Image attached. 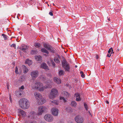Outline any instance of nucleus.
<instances>
[{"mask_svg": "<svg viewBox=\"0 0 123 123\" xmlns=\"http://www.w3.org/2000/svg\"><path fill=\"white\" fill-rule=\"evenodd\" d=\"M45 83L47 84L43 86L42 83L39 81L37 82L34 85H32V88L34 89H37L40 91L43 92L46 89L51 88L52 82L50 80H48Z\"/></svg>", "mask_w": 123, "mask_h": 123, "instance_id": "1", "label": "nucleus"}, {"mask_svg": "<svg viewBox=\"0 0 123 123\" xmlns=\"http://www.w3.org/2000/svg\"><path fill=\"white\" fill-rule=\"evenodd\" d=\"M19 105L21 108L23 109H26L29 106V101L26 99L23 98L19 101Z\"/></svg>", "mask_w": 123, "mask_h": 123, "instance_id": "2", "label": "nucleus"}, {"mask_svg": "<svg viewBox=\"0 0 123 123\" xmlns=\"http://www.w3.org/2000/svg\"><path fill=\"white\" fill-rule=\"evenodd\" d=\"M58 95V90L55 88H52L51 90L49 95V98L50 99H53Z\"/></svg>", "mask_w": 123, "mask_h": 123, "instance_id": "3", "label": "nucleus"}, {"mask_svg": "<svg viewBox=\"0 0 123 123\" xmlns=\"http://www.w3.org/2000/svg\"><path fill=\"white\" fill-rule=\"evenodd\" d=\"M47 108L45 106H41L38 107L37 111V115L38 116H40L46 111Z\"/></svg>", "mask_w": 123, "mask_h": 123, "instance_id": "4", "label": "nucleus"}, {"mask_svg": "<svg viewBox=\"0 0 123 123\" xmlns=\"http://www.w3.org/2000/svg\"><path fill=\"white\" fill-rule=\"evenodd\" d=\"M62 63V66L65 71H69L70 69V67L69 63L66 61L65 59H63Z\"/></svg>", "mask_w": 123, "mask_h": 123, "instance_id": "5", "label": "nucleus"}, {"mask_svg": "<svg viewBox=\"0 0 123 123\" xmlns=\"http://www.w3.org/2000/svg\"><path fill=\"white\" fill-rule=\"evenodd\" d=\"M44 118L45 120L49 122H53L54 120L53 116L49 114L45 115L44 116Z\"/></svg>", "mask_w": 123, "mask_h": 123, "instance_id": "6", "label": "nucleus"}, {"mask_svg": "<svg viewBox=\"0 0 123 123\" xmlns=\"http://www.w3.org/2000/svg\"><path fill=\"white\" fill-rule=\"evenodd\" d=\"M43 46L45 48L49 50L50 51L52 52H54V48H53L52 46L49 44L47 43H44L43 44Z\"/></svg>", "mask_w": 123, "mask_h": 123, "instance_id": "7", "label": "nucleus"}, {"mask_svg": "<svg viewBox=\"0 0 123 123\" xmlns=\"http://www.w3.org/2000/svg\"><path fill=\"white\" fill-rule=\"evenodd\" d=\"M75 121L77 123H82L84 121L83 118L80 115H77L75 117Z\"/></svg>", "mask_w": 123, "mask_h": 123, "instance_id": "8", "label": "nucleus"}, {"mask_svg": "<svg viewBox=\"0 0 123 123\" xmlns=\"http://www.w3.org/2000/svg\"><path fill=\"white\" fill-rule=\"evenodd\" d=\"M39 74L37 70L33 71L31 73V75L32 78L34 79L36 78L38 76Z\"/></svg>", "mask_w": 123, "mask_h": 123, "instance_id": "9", "label": "nucleus"}, {"mask_svg": "<svg viewBox=\"0 0 123 123\" xmlns=\"http://www.w3.org/2000/svg\"><path fill=\"white\" fill-rule=\"evenodd\" d=\"M58 109L56 108H53L51 109L52 113L55 116H57L58 115Z\"/></svg>", "mask_w": 123, "mask_h": 123, "instance_id": "10", "label": "nucleus"}, {"mask_svg": "<svg viewBox=\"0 0 123 123\" xmlns=\"http://www.w3.org/2000/svg\"><path fill=\"white\" fill-rule=\"evenodd\" d=\"M34 95L35 99L37 100V101L42 96L40 93L37 92H35Z\"/></svg>", "mask_w": 123, "mask_h": 123, "instance_id": "11", "label": "nucleus"}, {"mask_svg": "<svg viewBox=\"0 0 123 123\" xmlns=\"http://www.w3.org/2000/svg\"><path fill=\"white\" fill-rule=\"evenodd\" d=\"M38 104L42 105L46 102V100L42 96L37 101Z\"/></svg>", "mask_w": 123, "mask_h": 123, "instance_id": "12", "label": "nucleus"}, {"mask_svg": "<svg viewBox=\"0 0 123 123\" xmlns=\"http://www.w3.org/2000/svg\"><path fill=\"white\" fill-rule=\"evenodd\" d=\"M36 114H37L35 111H32L30 113L28 117L29 118L31 119H33L35 118Z\"/></svg>", "mask_w": 123, "mask_h": 123, "instance_id": "13", "label": "nucleus"}, {"mask_svg": "<svg viewBox=\"0 0 123 123\" xmlns=\"http://www.w3.org/2000/svg\"><path fill=\"white\" fill-rule=\"evenodd\" d=\"M18 113L19 114L21 115L23 117H25L26 115V112L21 109L18 110Z\"/></svg>", "mask_w": 123, "mask_h": 123, "instance_id": "14", "label": "nucleus"}, {"mask_svg": "<svg viewBox=\"0 0 123 123\" xmlns=\"http://www.w3.org/2000/svg\"><path fill=\"white\" fill-rule=\"evenodd\" d=\"M74 96L76 98V101H79L81 100V98H80V95L79 93H76L75 94Z\"/></svg>", "mask_w": 123, "mask_h": 123, "instance_id": "15", "label": "nucleus"}, {"mask_svg": "<svg viewBox=\"0 0 123 123\" xmlns=\"http://www.w3.org/2000/svg\"><path fill=\"white\" fill-rule=\"evenodd\" d=\"M62 94L64 96H66L67 98H68L70 96V94L68 92L65 91H63L62 92Z\"/></svg>", "mask_w": 123, "mask_h": 123, "instance_id": "16", "label": "nucleus"}, {"mask_svg": "<svg viewBox=\"0 0 123 123\" xmlns=\"http://www.w3.org/2000/svg\"><path fill=\"white\" fill-rule=\"evenodd\" d=\"M28 48V46L24 44L22 45L21 47H20V49L22 51H25Z\"/></svg>", "mask_w": 123, "mask_h": 123, "instance_id": "17", "label": "nucleus"}, {"mask_svg": "<svg viewBox=\"0 0 123 123\" xmlns=\"http://www.w3.org/2000/svg\"><path fill=\"white\" fill-rule=\"evenodd\" d=\"M41 68L43 69H48V66H47L46 64L45 63H43L41 64Z\"/></svg>", "mask_w": 123, "mask_h": 123, "instance_id": "18", "label": "nucleus"}, {"mask_svg": "<svg viewBox=\"0 0 123 123\" xmlns=\"http://www.w3.org/2000/svg\"><path fill=\"white\" fill-rule=\"evenodd\" d=\"M36 60L38 61L39 62H40L41 61L42 57L40 55L37 56H35Z\"/></svg>", "mask_w": 123, "mask_h": 123, "instance_id": "19", "label": "nucleus"}, {"mask_svg": "<svg viewBox=\"0 0 123 123\" xmlns=\"http://www.w3.org/2000/svg\"><path fill=\"white\" fill-rule=\"evenodd\" d=\"M54 81L58 84H60L61 82V80L56 77L54 78Z\"/></svg>", "mask_w": 123, "mask_h": 123, "instance_id": "20", "label": "nucleus"}, {"mask_svg": "<svg viewBox=\"0 0 123 123\" xmlns=\"http://www.w3.org/2000/svg\"><path fill=\"white\" fill-rule=\"evenodd\" d=\"M22 67L23 69L24 73V74L26 73L28 70V69L24 65L22 66Z\"/></svg>", "mask_w": 123, "mask_h": 123, "instance_id": "21", "label": "nucleus"}, {"mask_svg": "<svg viewBox=\"0 0 123 123\" xmlns=\"http://www.w3.org/2000/svg\"><path fill=\"white\" fill-rule=\"evenodd\" d=\"M23 91L19 90L16 92V95L17 96H18L19 95H21L22 93H23Z\"/></svg>", "mask_w": 123, "mask_h": 123, "instance_id": "22", "label": "nucleus"}, {"mask_svg": "<svg viewBox=\"0 0 123 123\" xmlns=\"http://www.w3.org/2000/svg\"><path fill=\"white\" fill-rule=\"evenodd\" d=\"M66 110L67 112L69 113H71L73 111L72 108L70 107H68L66 108Z\"/></svg>", "mask_w": 123, "mask_h": 123, "instance_id": "23", "label": "nucleus"}, {"mask_svg": "<svg viewBox=\"0 0 123 123\" xmlns=\"http://www.w3.org/2000/svg\"><path fill=\"white\" fill-rule=\"evenodd\" d=\"M25 63L26 64H27L29 66H30L31 65L32 62L31 60L27 59Z\"/></svg>", "mask_w": 123, "mask_h": 123, "instance_id": "24", "label": "nucleus"}, {"mask_svg": "<svg viewBox=\"0 0 123 123\" xmlns=\"http://www.w3.org/2000/svg\"><path fill=\"white\" fill-rule=\"evenodd\" d=\"M41 51L43 53H46V54H47V55H48L49 54V52L47 50H46L44 48H42L41 50Z\"/></svg>", "mask_w": 123, "mask_h": 123, "instance_id": "25", "label": "nucleus"}, {"mask_svg": "<svg viewBox=\"0 0 123 123\" xmlns=\"http://www.w3.org/2000/svg\"><path fill=\"white\" fill-rule=\"evenodd\" d=\"M71 105L72 107H75L76 106L77 104L75 101H73L71 102Z\"/></svg>", "mask_w": 123, "mask_h": 123, "instance_id": "26", "label": "nucleus"}, {"mask_svg": "<svg viewBox=\"0 0 123 123\" xmlns=\"http://www.w3.org/2000/svg\"><path fill=\"white\" fill-rule=\"evenodd\" d=\"M35 46L37 48H39L40 47H41V45L39 43H35L34 44Z\"/></svg>", "mask_w": 123, "mask_h": 123, "instance_id": "27", "label": "nucleus"}, {"mask_svg": "<svg viewBox=\"0 0 123 123\" xmlns=\"http://www.w3.org/2000/svg\"><path fill=\"white\" fill-rule=\"evenodd\" d=\"M25 80V78L23 76H21L19 79V81L20 82L24 81Z\"/></svg>", "mask_w": 123, "mask_h": 123, "instance_id": "28", "label": "nucleus"}, {"mask_svg": "<svg viewBox=\"0 0 123 123\" xmlns=\"http://www.w3.org/2000/svg\"><path fill=\"white\" fill-rule=\"evenodd\" d=\"M51 102L52 103H53L54 104L56 105H58L59 103L58 101L56 100L51 101Z\"/></svg>", "mask_w": 123, "mask_h": 123, "instance_id": "29", "label": "nucleus"}, {"mask_svg": "<svg viewBox=\"0 0 123 123\" xmlns=\"http://www.w3.org/2000/svg\"><path fill=\"white\" fill-rule=\"evenodd\" d=\"M54 61L56 63H59L60 62V61L59 58L57 57H55L54 59Z\"/></svg>", "mask_w": 123, "mask_h": 123, "instance_id": "30", "label": "nucleus"}, {"mask_svg": "<svg viewBox=\"0 0 123 123\" xmlns=\"http://www.w3.org/2000/svg\"><path fill=\"white\" fill-rule=\"evenodd\" d=\"M64 72L62 70H60L59 71V75H64Z\"/></svg>", "mask_w": 123, "mask_h": 123, "instance_id": "31", "label": "nucleus"}, {"mask_svg": "<svg viewBox=\"0 0 123 123\" xmlns=\"http://www.w3.org/2000/svg\"><path fill=\"white\" fill-rule=\"evenodd\" d=\"M113 49L112 48H111L109 50L108 52V53H109L112 54L114 53V52H113Z\"/></svg>", "mask_w": 123, "mask_h": 123, "instance_id": "32", "label": "nucleus"}, {"mask_svg": "<svg viewBox=\"0 0 123 123\" xmlns=\"http://www.w3.org/2000/svg\"><path fill=\"white\" fill-rule=\"evenodd\" d=\"M60 100L63 101L64 102H65L67 101L63 97H60Z\"/></svg>", "mask_w": 123, "mask_h": 123, "instance_id": "33", "label": "nucleus"}, {"mask_svg": "<svg viewBox=\"0 0 123 123\" xmlns=\"http://www.w3.org/2000/svg\"><path fill=\"white\" fill-rule=\"evenodd\" d=\"M31 53L32 54H35L37 53V51L36 50H32L31 51Z\"/></svg>", "mask_w": 123, "mask_h": 123, "instance_id": "34", "label": "nucleus"}, {"mask_svg": "<svg viewBox=\"0 0 123 123\" xmlns=\"http://www.w3.org/2000/svg\"><path fill=\"white\" fill-rule=\"evenodd\" d=\"M84 106L86 110L87 111V110L88 109V106L86 103H84Z\"/></svg>", "mask_w": 123, "mask_h": 123, "instance_id": "35", "label": "nucleus"}, {"mask_svg": "<svg viewBox=\"0 0 123 123\" xmlns=\"http://www.w3.org/2000/svg\"><path fill=\"white\" fill-rule=\"evenodd\" d=\"M2 36H3V37L4 38L5 40H6L7 39V38L6 35L4 34H2Z\"/></svg>", "mask_w": 123, "mask_h": 123, "instance_id": "36", "label": "nucleus"}, {"mask_svg": "<svg viewBox=\"0 0 123 123\" xmlns=\"http://www.w3.org/2000/svg\"><path fill=\"white\" fill-rule=\"evenodd\" d=\"M51 63L52 65L54 67H55V64L54 62H53V60H51Z\"/></svg>", "mask_w": 123, "mask_h": 123, "instance_id": "37", "label": "nucleus"}, {"mask_svg": "<svg viewBox=\"0 0 123 123\" xmlns=\"http://www.w3.org/2000/svg\"><path fill=\"white\" fill-rule=\"evenodd\" d=\"M80 73L81 74V77L83 78L84 77V74L83 72L82 71H81L80 72Z\"/></svg>", "mask_w": 123, "mask_h": 123, "instance_id": "38", "label": "nucleus"}, {"mask_svg": "<svg viewBox=\"0 0 123 123\" xmlns=\"http://www.w3.org/2000/svg\"><path fill=\"white\" fill-rule=\"evenodd\" d=\"M15 73H16L17 74H18V69L17 67H16L15 68Z\"/></svg>", "mask_w": 123, "mask_h": 123, "instance_id": "39", "label": "nucleus"}, {"mask_svg": "<svg viewBox=\"0 0 123 123\" xmlns=\"http://www.w3.org/2000/svg\"><path fill=\"white\" fill-rule=\"evenodd\" d=\"M28 123H37L35 121H30Z\"/></svg>", "mask_w": 123, "mask_h": 123, "instance_id": "40", "label": "nucleus"}, {"mask_svg": "<svg viewBox=\"0 0 123 123\" xmlns=\"http://www.w3.org/2000/svg\"><path fill=\"white\" fill-rule=\"evenodd\" d=\"M16 45L15 44H12L11 46V47H16Z\"/></svg>", "mask_w": 123, "mask_h": 123, "instance_id": "41", "label": "nucleus"}, {"mask_svg": "<svg viewBox=\"0 0 123 123\" xmlns=\"http://www.w3.org/2000/svg\"><path fill=\"white\" fill-rule=\"evenodd\" d=\"M24 88V86H22L20 87L19 88L20 90H23Z\"/></svg>", "mask_w": 123, "mask_h": 123, "instance_id": "42", "label": "nucleus"}, {"mask_svg": "<svg viewBox=\"0 0 123 123\" xmlns=\"http://www.w3.org/2000/svg\"><path fill=\"white\" fill-rule=\"evenodd\" d=\"M112 54L109 53V54L108 53V54H107V56L108 57H110L111 56V55Z\"/></svg>", "mask_w": 123, "mask_h": 123, "instance_id": "43", "label": "nucleus"}, {"mask_svg": "<svg viewBox=\"0 0 123 123\" xmlns=\"http://www.w3.org/2000/svg\"><path fill=\"white\" fill-rule=\"evenodd\" d=\"M49 14L51 16H53V13L51 12H50L49 13Z\"/></svg>", "mask_w": 123, "mask_h": 123, "instance_id": "44", "label": "nucleus"}, {"mask_svg": "<svg viewBox=\"0 0 123 123\" xmlns=\"http://www.w3.org/2000/svg\"><path fill=\"white\" fill-rule=\"evenodd\" d=\"M40 123H45V122L44 121H41Z\"/></svg>", "mask_w": 123, "mask_h": 123, "instance_id": "45", "label": "nucleus"}, {"mask_svg": "<svg viewBox=\"0 0 123 123\" xmlns=\"http://www.w3.org/2000/svg\"><path fill=\"white\" fill-rule=\"evenodd\" d=\"M68 123H73V122L72 121H69L68 122Z\"/></svg>", "mask_w": 123, "mask_h": 123, "instance_id": "46", "label": "nucleus"}, {"mask_svg": "<svg viewBox=\"0 0 123 123\" xmlns=\"http://www.w3.org/2000/svg\"><path fill=\"white\" fill-rule=\"evenodd\" d=\"M88 112L89 113V115H91V116H92V115L91 114V113L90 111H88Z\"/></svg>", "mask_w": 123, "mask_h": 123, "instance_id": "47", "label": "nucleus"}, {"mask_svg": "<svg viewBox=\"0 0 123 123\" xmlns=\"http://www.w3.org/2000/svg\"><path fill=\"white\" fill-rule=\"evenodd\" d=\"M10 100L11 102L12 101V98L11 96L10 97Z\"/></svg>", "mask_w": 123, "mask_h": 123, "instance_id": "48", "label": "nucleus"}, {"mask_svg": "<svg viewBox=\"0 0 123 123\" xmlns=\"http://www.w3.org/2000/svg\"><path fill=\"white\" fill-rule=\"evenodd\" d=\"M106 102L107 103V104H109V101H106Z\"/></svg>", "mask_w": 123, "mask_h": 123, "instance_id": "49", "label": "nucleus"}, {"mask_svg": "<svg viewBox=\"0 0 123 123\" xmlns=\"http://www.w3.org/2000/svg\"><path fill=\"white\" fill-rule=\"evenodd\" d=\"M58 123H64L63 122L60 121Z\"/></svg>", "mask_w": 123, "mask_h": 123, "instance_id": "50", "label": "nucleus"}, {"mask_svg": "<svg viewBox=\"0 0 123 123\" xmlns=\"http://www.w3.org/2000/svg\"><path fill=\"white\" fill-rule=\"evenodd\" d=\"M96 57L97 59H98V56H96Z\"/></svg>", "mask_w": 123, "mask_h": 123, "instance_id": "51", "label": "nucleus"}, {"mask_svg": "<svg viewBox=\"0 0 123 123\" xmlns=\"http://www.w3.org/2000/svg\"><path fill=\"white\" fill-rule=\"evenodd\" d=\"M77 65H75V67L76 68H77Z\"/></svg>", "mask_w": 123, "mask_h": 123, "instance_id": "52", "label": "nucleus"}, {"mask_svg": "<svg viewBox=\"0 0 123 123\" xmlns=\"http://www.w3.org/2000/svg\"><path fill=\"white\" fill-rule=\"evenodd\" d=\"M53 5L54 6H55V4L54 3H53Z\"/></svg>", "mask_w": 123, "mask_h": 123, "instance_id": "53", "label": "nucleus"}, {"mask_svg": "<svg viewBox=\"0 0 123 123\" xmlns=\"http://www.w3.org/2000/svg\"><path fill=\"white\" fill-rule=\"evenodd\" d=\"M108 19V20H109V21H110V19L109 18V19Z\"/></svg>", "mask_w": 123, "mask_h": 123, "instance_id": "54", "label": "nucleus"}, {"mask_svg": "<svg viewBox=\"0 0 123 123\" xmlns=\"http://www.w3.org/2000/svg\"><path fill=\"white\" fill-rule=\"evenodd\" d=\"M44 55H45L46 56H47V55L46 54H44Z\"/></svg>", "mask_w": 123, "mask_h": 123, "instance_id": "55", "label": "nucleus"}, {"mask_svg": "<svg viewBox=\"0 0 123 123\" xmlns=\"http://www.w3.org/2000/svg\"><path fill=\"white\" fill-rule=\"evenodd\" d=\"M108 123H111V122H109Z\"/></svg>", "mask_w": 123, "mask_h": 123, "instance_id": "56", "label": "nucleus"}, {"mask_svg": "<svg viewBox=\"0 0 123 123\" xmlns=\"http://www.w3.org/2000/svg\"><path fill=\"white\" fill-rule=\"evenodd\" d=\"M18 14L19 15V16H20V14Z\"/></svg>", "mask_w": 123, "mask_h": 123, "instance_id": "57", "label": "nucleus"}, {"mask_svg": "<svg viewBox=\"0 0 123 123\" xmlns=\"http://www.w3.org/2000/svg\"><path fill=\"white\" fill-rule=\"evenodd\" d=\"M17 18H18V16H17Z\"/></svg>", "mask_w": 123, "mask_h": 123, "instance_id": "58", "label": "nucleus"}, {"mask_svg": "<svg viewBox=\"0 0 123 123\" xmlns=\"http://www.w3.org/2000/svg\"><path fill=\"white\" fill-rule=\"evenodd\" d=\"M31 0V1H32V0Z\"/></svg>", "mask_w": 123, "mask_h": 123, "instance_id": "59", "label": "nucleus"}]
</instances>
